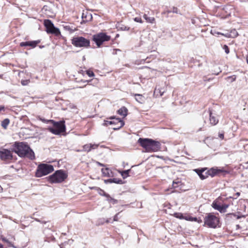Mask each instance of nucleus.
I'll list each match as a JSON object with an SVG mask.
<instances>
[{
    "label": "nucleus",
    "instance_id": "1",
    "mask_svg": "<svg viewBox=\"0 0 248 248\" xmlns=\"http://www.w3.org/2000/svg\"><path fill=\"white\" fill-rule=\"evenodd\" d=\"M14 150L20 157H26L31 159L35 158L34 152L25 142H15Z\"/></svg>",
    "mask_w": 248,
    "mask_h": 248
},
{
    "label": "nucleus",
    "instance_id": "2",
    "mask_svg": "<svg viewBox=\"0 0 248 248\" xmlns=\"http://www.w3.org/2000/svg\"><path fill=\"white\" fill-rule=\"evenodd\" d=\"M138 142L143 148L146 152L152 153L158 151L161 147L160 143L148 138H140Z\"/></svg>",
    "mask_w": 248,
    "mask_h": 248
},
{
    "label": "nucleus",
    "instance_id": "3",
    "mask_svg": "<svg viewBox=\"0 0 248 248\" xmlns=\"http://www.w3.org/2000/svg\"><path fill=\"white\" fill-rule=\"evenodd\" d=\"M48 122H51L53 124L54 127H48L49 131L55 135H59L65 130V126L64 122L61 121L59 122H55L52 120L47 121Z\"/></svg>",
    "mask_w": 248,
    "mask_h": 248
},
{
    "label": "nucleus",
    "instance_id": "4",
    "mask_svg": "<svg viewBox=\"0 0 248 248\" xmlns=\"http://www.w3.org/2000/svg\"><path fill=\"white\" fill-rule=\"evenodd\" d=\"M54 170L53 166L46 164H41L37 167L35 176L37 177H41L46 175Z\"/></svg>",
    "mask_w": 248,
    "mask_h": 248
},
{
    "label": "nucleus",
    "instance_id": "5",
    "mask_svg": "<svg viewBox=\"0 0 248 248\" xmlns=\"http://www.w3.org/2000/svg\"><path fill=\"white\" fill-rule=\"evenodd\" d=\"M67 175L62 170H58L49 176V181L52 183H59L64 181Z\"/></svg>",
    "mask_w": 248,
    "mask_h": 248
},
{
    "label": "nucleus",
    "instance_id": "6",
    "mask_svg": "<svg viewBox=\"0 0 248 248\" xmlns=\"http://www.w3.org/2000/svg\"><path fill=\"white\" fill-rule=\"evenodd\" d=\"M72 44L76 47H88L90 46V41L83 37L77 36L73 38Z\"/></svg>",
    "mask_w": 248,
    "mask_h": 248
},
{
    "label": "nucleus",
    "instance_id": "7",
    "mask_svg": "<svg viewBox=\"0 0 248 248\" xmlns=\"http://www.w3.org/2000/svg\"><path fill=\"white\" fill-rule=\"evenodd\" d=\"M110 39V36L107 35L104 32H100L93 36V40L98 47H99L103 42L108 41Z\"/></svg>",
    "mask_w": 248,
    "mask_h": 248
},
{
    "label": "nucleus",
    "instance_id": "8",
    "mask_svg": "<svg viewBox=\"0 0 248 248\" xmlns=\"http://www.w3.org/2000/svg\"><path fill=\"white\" fill-rule=\"evenodd\" d=\"M44 25L46 28V31L47 33L54 34L56 36L60 35L61 32L59 29L54 27L51 20L45 19L44 20Z\"/></svg>",
    "mask_w": 248,
    "mask_h": 248
},
{
    "label": "nucleus",
    "instance_id": "9",
    "mask_svg": "<svg viewBox=\"0 0 248 248\" xmlns=\"http://www.w3.org/2000/svg\"><path fill=\"white\" fill-rule=\"evenodd\" d=\"M219 223V219L215 215L209 214L204 218V224L211 228H216Z\"/></svg>",
    "mask_w": 248,
    "mask_h": 248
},
{
    "label": "nucleus",
    "instance_id": "10",
    "mask_svg": "<svg viewBox=\"0 0 248 248\" xmlns=\"http://www.w3.org/2000/svg\"><path fill=\"white\" fill-rule=\"evenodd\" d=\"M110 119L113 120L112 121H104L103 125L105 126H108L109 124H118V125L116 127H113V129L114 130H117L123 127L124 124V122L121 120L119 118H115V117H111L109 118Z\"/></svg>",
    "mask_w": 248,
    "mask_h": 248
},
{
    "label": "nucleus",
    "instance_id": "11",
    "mask_svg": "<svg viewBox=\"0 0 248 248\" xmlns=\"http://www.w3.org/2000/svg\"><path fill=\"white\" fill-rule=\"evenodd\" d=\"M13 158V155L11 151L6 149H1L0 150V159L3 161H9Z\"/></svg>",
    "mask_w": 248,
    "mask_h": 248
},
{
    "label": "nucleus",
    "instance_id": "12",
    "mask_svg": "<svg viewBox=\"0 0 248 248\" xmlns=\"http://www.w3.org/2000/svg\"><path fill=\"white\" fill-rule=\"evenodd\" d=\"M2 241L6 243L7 246L10 247H13L14 248H17L14 245V242L15 240V238L14 236L9 235L7 237H1Z\"/></svg>",
    "mask_w": 248,
    "mask_h": 248
},
{
    "label": "nucleus",
    "instance_id": "13",
    "mask_svg": "<svg viewBox=\"0 0 248 248\" xmlns=\"http://www.w3.org/2000/svg\"><path fill=\"white\" fill-rule=\"evenodd\" d=\"M40 43V40H35L32 41L22 42L20 43V46L21 47L30 46L31 48H34Z\"/></svg>",
    "mask_w": 248,
    "mask_h": 248
},
{
    "label": "nucleus",
    "instance_id": "14",
    "mask_svg": "<svg viewBox=\"0 0 248 248\" xmlns=\"http://www.w3.org/2000/svg\"><path fill=\"white\" fill-rule=\"evenodd\" d=\"M206 170V168H202L201 169H195L194 171L197 173L202 180H204L208 177L207 171L205 172Z\"/></svg>",
    "mask_w": 248,
    "mask_h": 248
},
{
    "label": "nucleus",
    "instance_id": "15",
    "mask_svg": "<svg viewBox=\"0 0 248 248\" xmlns=\"http://www.w3.org/2000/svg\"><path fill=\"white\" fill-rule=\"evenodd\" d=\"M211 33L214 34H221L222 35H224L227 37H232V38H235L237 37L238 35L237 31L235 30H233L230 33H227L226 34L222 33L219 32H215V34L212 33V31H211Z\"/></svg>",
    "mask_w": 248,
    "mask_h": 248
},
{
    "label": "nucleus",
    "instance_id": "16",
    "mask_svg": "<svg viewBox=\"0 0 248 248\" xmlns=\"http://www.w3.org/2000/svg\"><path fill=\"white\" fill-rule=\"evenodd\" d=\"M98 146L96 144H87L83 146V151L84 152H89L92 149H96Z\"/></svg>",
    "mask_w": 248,
    "mask_h": 248
},
{
    "label": "nucleus",
    "instance_id": "17",
    "mask_svg": "<svg viewBox=\"0 0 248 248\" xmlns=\"http://www.w3.org/2000/svg\"><path fill=\"white\" fill-rule=\"evenodd\" d=\"M64 31H68L69 33H72L76 31V28L71 24L65 23L62 25Z\"/></svg>",
    "mask_w": 248,
    "mask_h": 248
},
{
    "label": "nucleus",
    "instance_id": "18",
    "mask_svg": "<svg viewBox=\"0 0 248 248\" xmlns=\"http://www.w3.org/2000/svg\"><path fill=\"white\" fill-rule=\"evenodd\" d=\"M221 170L217 169L211 168L210 170L207 171L208 176L209 175L211 176L212 177L214 176L215 175L217 174L218 173L221 172Z\"/></svg>",
    "mask_w": 248,
    "mask_h": 248
},
{
    "label": "nucleus",
    "instance_id": "19",
    "mask_svg": "<svg viewBox=\"0 0 248 248\" xmlns=\"http://www.w3.org/2000/svg\"><path fill=\"white\" fill-rule=\"evenodd\" d=\"M210 123L212 125H215L217 124L218 120L216 116L212 115L211 111L210 110V118H209Z\"/></svg>",
    "mask_w": 248,
    "mask_h": 248
},
{
    "label": "nucleus",
    "instance_id": "20",
    "mask_svg": "<svg viewBox=\"0 0 248 248\" xmlns=\"http://www.w3.org/2000/svg\"><path fill=\"white\" fill-rule=\"evenodd\" d=\"M136 100L140 103L142 104L145 101V97L140 94H134Z\"/></svg>",
    "mask_w": 248,
    "mask_h": 248
},
{
    "label": "nucleus",
    "instance_id": "21",
    "mask_svg": "<svg viewBox=\"0 0 248 248\" xmlns=\"http://www.w3.org/2000/svg\"><path fill=\"white\" fill-rule=\"evenodd\" d=\"M127 111L128 110L127 108L125 107H123L118 110V113L120 115L125 117L127 115Z\"/></svg>",
    "mask_w": 248,
    "mask_h": 248
},
{
    "label": "nucleus",
    "instance_id": "22",
    "mask_svg": "<svg viewBox=\"0 0 248 248\" xmlns=\"http://www.w3.org/2000/svg\"><path fill=\"white\" fill-rule=\"evenodd\" d=\"M212 207L216 210H218L220 213H224V211L222 210V206L217 204L216 202H213L212 203Z\"/></svg>",
    "mask_w": 248,
    "mask_h": 248
},
{
    "label": "nucleus",
    "instance_id": "23",
    "mask_svg": "<svg viewBox=\"0 0 248 248\" xmlns=\"http://www.w3.org/2000/svg\"><path fill=\"white\" fill-rule=\"evenodd\" d=\"M92 189H94L97 190L98 194L101 196H105L106 198L108 197V194H107L103 190L101 189L99 187H92Z\"/></svg>",
    "mask_w": 248,
    "mask_h": 248
},
{
    "label": "nucleus",
    "instance_id": "24",
    "mask_svg": "<svg viewBox=\"0 0 248 248\" xmlns=\"http://www.w3.org/2000/svg\"><path fill=\"white\" fill-rule=\"evenodd\" d=\"M104 176L110 177V173H112L111 171L108 168L102 169L101 170Z\"/></svg>",
    "mask_w": 248,
    "mask_h": 248
},
{
    "label": "nucleus",
    "instance_id": "25",
    "mask_svg": "<svg viewBox=\"0 0 248 248\" xmlns=\"http://www.w3.org/2000/svg\"><path fill=\"white\" fill-rule=\"evenodd\" d=\"M143 18L146 20V22L153 23L155 20L154 17H148L147 14H144L143 16Z\"/></svg>",
    "mask_w": 248,
    "mask_h": 248
},
{
    "label": "nucleus",
    "instance_id": "26",
    "mask_svg": "<svg viewBox=\"0 0 248 248\" xmlns=\"http://www.w3.org/2000/svg\"><path fill=\"white\" fill-rule=\"evenodd\" d=\"M9 123V119L8 118L5 119L1 122V126L4 129H7Z\"/></svg>",
    "mask_w": 248,
    "mask_h": 248
},
{
    "label": "nucleus",
    "instance_id": "27",
    "mask_svg": "<svg viewBox=\"0 0 248 248\" xmlns=\"http://www.w3.org/2000/svg\"><path fill=\"white\" fill-rule=\"evenodd\" d=\"M107 200L110 203L115 204L118 203V201L116 199H114L111 197L109 195H108V197H107Z\"/></svg>",
    "mask_w": 248,
    "mask_h": 248
},
{
    "label": "nucleus",
    "instance_id": "28",
    "mask_svg": "<svg viewBox=\"0 0 248 248\" xmlns=\"http://www.w3.org/2000/svg\"><path fill=\"white\" fill-rule=\"evenodd\" d=\"M130 171V170H127L121 172V175L124 179H125L128 176V174Z\"/></svg>",
    "mask_w": 248,
    "mask_h": 248
},
{
    "label": "nucleus",
    "instance_id": "29",
    "mask_svg": "<svg viewBox=\"0 0 248 248\" xmlns=\"http://www.w3.org/2000/svg\"><path fill=\"white\" fill-rule=\"evenodd\" d=\"M226 79L227 80L230 79L231 82H232L236 80V76L235 75H233V76H232L228 77L226 78Z\"/></svg>",
    "mask_w": 248,
    "mask_h": 248
},
{
    "label": "nucleus",
    "instance_id": "30",
    "mask_svg": "<svg viewBox=\"0 0 248 248\" xmlns=\"http://www.w3.org/2000/svg\"><path fill=\"white\" fill-rule=\"evenodd\" d=\"M113 183L116 184H122L123 181L121 179H118L117 178H113Z\"/></svg>",
    "mask_w": 248,
    "mask_h": 248
},
{
    "label": "nucleus",
    "instance_id": "31",
    "mask_svg": "<svg viewBox=\"0 0 248 248\" xmlns=\"http://www.w3.org/2000/svg\"><path fill=\"white\" fill-rule=\"evenodd\" d=\"M223 49L224 50V51L226 54L229 53V52H230L229 48L227 45H224L223 46Z\"/></svg>",
    "mask_w": 248,
    "mask_h": 248
},
{
    "label": "nucleus",
    "instance_id": "32",
    "mask_svg": "<svg viewBox=\"0 0 248 248\" xmlns=\"http://www.w3.org/2000/svg\"><path fill=\"white\" fill-rule=\"evenodd\" d=\"M29 82L30 80H22L21 81V83L23 86L27 85Z\"/></svg>",
    "mask_w": 248,
    "mask_h": 248
},
{
    "label": "nucleus",
    "instance_id": "33",
    "mask_svg": "<svg viewBox=\"0 0 248 248\" xmlns=\"http://www.w3.org/2000/svg\"><path fill=\"white\" fill-rule=\"evenodd\" d=\"M134 20L135 22H139L140 23H143L142 20L141 19V18L140 17H136L134 18Z\"/></svg>",
    "mask_w": 248,
    "mask_h": 248
},
{
    "label": "nucleus",
    "instance_id": "34",
    "mask_svg": "<svg viewBox=\"0 0 248 248\" xmlns=\"http://www.w3.org/2000/svg\"><path fill=\"white\" fill-rule=\"evenodd\" d=\"M87 74L90 77H93L94 76L93 72L92 71L88 70L87 71Z\"/></svg>",
    "mask_w": 248,
    "mask_h": 248
},
{
    "label": "nucleus",
    "instance_id": "35",
    "mask_svg": "<svg viewBox=\"0 0 248 248\" xmlns=\"http://www.w3.org/2000/svg\"><path fill=\"white\" fill-rule=\"evenodd\" d=\"M222 206V210L224 211V213H225L226 211L227 208L229 207L228 204H224Z\"/></svg>",
    "mask_w": 248,
    "mask_h": 248
},
{
    "label": "nucleus",
    "instance_id": "36",
    "mask_svg": "<svg viewBox=\"0 0 248 248\" xmlns=\"http://www.w3.org/2000/svg\"><path fill=\"white\" fill-rule=\"evenodd\" d=\"M179 183H180V182H179V181H177V182L173 181V183H172V186L173 187V188L177 187H178V184Z\"/></svg>",
    "mask_w": 248,
    "mask_h": 248
},
{
    "label": "nucleus",
    "instance_id": "37",
    "mask_svg": "<svg viewBox=\"0 0 248 248\" xmlns=\"http://www.w3.org/2000/svg\"><path fill=\"white\" fill-rule=\"evenodd\" d=\"M158 91L159 93H160V96L163 95V93H164L165 91H164H164H162V90L161 89H158V90H157L156 89H155V92H156V91Z\"/></svg>",
    "mask_w": 248,
    "mask_h": 248
},
{
    "label": "nucleus",
    "instance_id": "38",
    "mask_svg": "<svg viewBox=\"0 0 248 248\" xmlns=\"http://www.w3.org/2000/svg\"><path fill=\"white\" fill-rule=\"evenodd\" d=\"M175 215V217H177V218H181L183 217V215L182 214H179V213H175L174 214Z\"/></svg>",
    "mask_w": 248,
    "mask_h": 248
},
{
    "label": "nucleus",
    "instance_id": "39",
    "mask_svg": "<svg viewBox=\"0 0 248 248\" xmlns=\"http://www.w3.org/2000/svg\"><path fill=\"white\" fill-rule=\"evenodd\" d=\"M104 182L106 184H107L108 183H113V180H112V179H108V180H105L104 181Z\"/></svg>",
    "mask_w": 248,
    "mask_h": 248
},
{
    "label": "nucleus",
    "instance_id": "40",
    "mask_svg": "<svg viewBox=\"0 0 248 248\" xmlns=\"http://www.w3.org/2000/svg\"><path fill=\"white\" fill-rule=\"evenodd\" d=\"M118 215L119 214H117L114 217V218H113V220L114 221H118V219H119V217H118Z\"/></svg>",
    "mask_w": 248,
    "mask_h": 248
},
{
    "label": "nucleus",
    "instance_id": "41",
    "mask_svg": "<svg viewBox=\"0 0 248 248\" xmlns=\"http://www.w3.org/2000/svg\"><path fill=\"white\" fill-rule=\"evenodd\" d=\"M39 119L43 122L44 123H49V122H48L47 121L48 120H46L44 118H40Z\"/></svg>",
    "mask_w": 248,
    "mask_h": 248
},
{
    "label": "nucleus",
    "instance_id": "42",
    "mask_svg": "<svg viewBox=\"0 0 248 248\" xmlns=\"http://www.w3.org/2000/svg\"><path fill=\"white\" fill-rule=\"evenodd\" d=\"M5 108L3 106H0V112L1 111H4Z\"/></svg>",
    "mask_w": 248,
    "mask_h": 248
},
{
    "label": "nucleus",
    "instance_id": "43",
    "mask_svg": "<svg viewBox=\"0 0 248 248\" xmlns=\"http://www.w3.org/2000/svg\"><path fill=\"white\" fill-rule=\"evenodd\" d=\"M218 137L219 138L223 139L224 138V134L222 133L219 134Z\"/></svg>",
    "mask_w": 248,
    "mask_h": 248
},
{
    "label": "nucleus",
    "instance_id": "44",
    "mask_svg": "<svg viewBox=\"0 0 248 248\" xmlns=\"http://www.w3.org/2000/svg\"><path fill=\"white\" fill-rule=\"evenodd\" d=\"M172 12L173 13H177V9L175 8H174Z\"/></svg>",
    "mask_w": 248,
    "mask_h": 248
},
{
    "label": "nucleus",
    "instance_id": "45",
    "mask_svg": "<svg viewBox=\"0 0 248 248\" xmlns=\"http://www.w3.org/2000/svg\"><path fill=\"white\" fill-rule=\"evenodd\" d=\"M187 220H189L190 221H193V217H189L188 219H186Z\"/></svg>",
    "mask_w": 248,
    "mask_h": 248
},
{
    "label": "nucleus",
    "instance_id": "46",
    "mask_svg": "<svg viewBox=\"0 0 248 248\" xmlns=\"http://www.w3.org/2000/svg\"><path fill=\"white\" fill-rule=\"evenodd\" d=\"M193 221H196L197 220V218L196 217H193Z\"/></svg>",
    "mask_w": 248,
    "mask_h": 248
},
{
    "label": "nucleus",
    "instance_id": "47",
    "mask_svg": "<svg viewBox=\"0 0 248 248\" xmlns=\"http://www.w3.org/2000/svg\"><path fill=\"white\" fill-rule=\"evenodd\" d=\"M3 190V188L2 187L0 186V192H1Z\"/></svg>",
    "mask_w": 248,
    "mask_h": 248
},
{
    "label": "nucleus",
    "instance_id": "48",
    "mask_svg": "<svg viewBox=\"0 0 248 248\" xmlns=\"http://www.w3.org/2000/svg\"><path fill=\"white\" fill-rule=\"evenodd\" d=\"M76 151L78 152H82V151H83V149H82V150H77Z\"/></svg>",
    "mask_w": 248,
    "mask_h": 248
},
{
    "label": "nucleus",
    "instance_id": "49",
    "mask_svg": "<svg viewBox=\"0 0 248 248\" xmlns=\"http://www.w3.org/2000/svg\"><path fill=\"white\" fill-rule=\"evenodd\" d=\"M221 72V71H219V72H217V73H215V74H216V75H218V74Z\"/></svg>",
    "mask_w": 248,
    "mask_h": 248
},
{
    "label": "nucleus",
    "instance_id": "50",
    "mask_svg": "<svg viewBox=\"0 0 248 248\" xmlns=\"http://www.w3.org/2000/svg\"><path fill=\"white\" fill-rule=\"evenodd\" d=\"M0 248H3V246L1 245H0Z\"/></svg>",
    "mask_w": 248,
    "mask_h": 248
},
{
    "label": "nucleus",
    "instance_id": "51",
    "mask_svg": "<svg viewBox=\"0 0 248 248\" xmlns=\"http://www.w3.org/2000/svg\"><path fill=\"white\" fill-rule=\"evenodd\" d=\"M99 165H100V166H104V165H103V164H101V163H99Z\"/></svg>",
    "mask_w": 248,
    "mask_h": 248
},
{
    "label": "nucleus",
    "instance_id": "52",
    "mask_svg": "<svg viewBox=\"0 0 248 248\" xmlns=\"http://www.w3.org/2000/svg\"><path fill=\"white\" fill-rule=\"evenodd\" d=\"M236 194H237V195H240V193H236Z\"/></svg>",
    "mask_w": 248,
    "mask_h": 248
},
{
    "label": "nucleus",
    "instance_id": "53",
    "mask_svg": "<svg viewBox=\"0 0 248 248\" xmlns=\"http://www.w3.org/2000/svg\"><path fill=\"white\" fill-rule=\"evenodd\" d=\"M114 125H115V127H116V126H117L118 125V124H114Z\"/></svg>",
    "mask_w": 248,
    "mask_h": 248
},
{
    "label": "nucleus",
    "instance_id": "54",
    "mask_svg": "<svg viewBox=\"0 0 248 248\" xmlns=\"http://www.w3.org/2000/svg\"><path fill=\"white\" fill-rule=\"evenodd\" d=\"M240 1H243L244 0H239Z\"/></svg>",
    "mask_w": 248,
    "mask_h": 248
},
{
    "label": "nucleus",
    "instance_id": "55",
    "mask_svg": "<svg viewBox=\"0 0 248 248\" xmlns=\"http://www.w3.org/2000/svg\"><path fill=\"white\" fill-rule=\"evenodd\" d=\"M247 62L248 63V59H247Z\"/></svg>",
    "mask_w": 248,
    "mask_h": 248
}]
</instances>
